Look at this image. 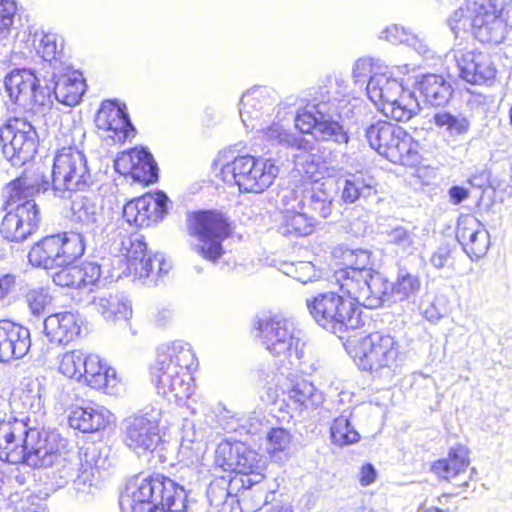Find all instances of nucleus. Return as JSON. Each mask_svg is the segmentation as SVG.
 <instances>
[{"mask_svg":"<svg viewBox=\"0 0 512 512\" xmlns=\"http://www.w3.org/2000/svg\"><path fill=\"white\" fill-rule=\"evenodd\" d=\"M20 463L32 468H52L59 485L72 483L79 493H92L96 488L100 469L108 459V448L91 443L78 453L66 451L64 440L56 432L32 428L26 436Z\"/></svg>","mask_w":512,"mask_h":512,"instance_id":"f257e3e1","label":"nucleus"},{"mask_svg":"<svg viewBox=\"0 0 512 512\" xmlns=\"http://www.w3.org/2000/svg\"><path fill=\"white\" fill-rule=\"evenodd\" d=\"M48 187V180L36 183L27 176L9 183L6 188L8 210L0 229L5 239L22 242L37 230L40 213L32 197L35 193L48 191Z\"/></svg>","mask_w":512,"mask_h":512,"instance_id":"f03ea898","label":"nucleus"},{"mask_svg":"<svg viewBox=\"0 0 512 512\" xmlns=\"http://www.w3.org/2000/svg\"><path fill=\"white\" fill-rule=\"evenodd\" d=\"M122 512H185L186 492L165 477L135 480L121 494Z\"/></svg>","mask_w":512,"mask_h":512,"instance_id":"7ed1b4c3","label":"nucleus"},{"mask_svg":"<svg viewBox=\"0 0 512 512\" xmlns=\"http://www.w3.org/2000/svg\"><path fill=\"white\" fill-rule=\"evenodd\" d=\"M448 23L456 37L469 28L482 43L499 44L509 34L502 0H466Z\"/></svg>","mask_w":512,"mask_h":512,"instance_id":"20e7f679","label":"nucleus"},{"mask_svg":"<svg viewBox=\"0 0 512 512\" xmlns=\"http://www.w3.org/2000/svg\"><path fill=\"white\" fill-rule=\"evenodd\" d=\"M343 258L346 267L334 274L339 289L366 308L382 306L385 292L381 288L384 283L370 268V252L364 249L347 250L343 253Z\"/></svg>","mask_w":512,"mask_h":512,"instance_id":"39448f33","label":"nucleus"},{"mask_svg":"<svg viewBox=\"0 0 512 512\" xmlns=\"http://www.w3.org/2000/svg\"><path fill=\"white\" fill-rule=\"evenodd\" d=\"M216 165L220 166L219 174L225 183L238 186L244 192H263L273 184L279 173L278 166L271 159H256L250 155L230 159L224 153L219 155Z\"/></svg>","mask_w":512,"mask_h":512,"instance_id":"423d86ee","label":"nucleus"},{"mask_svg":"<svg viewBox=\"0 0 512 512\" xmlns=\"http://www.w3.org/2000/svg\"><path fill=\"white\" fill-rule=\"evenodd\" d=\"M340 292L326 291L310 296L306 307L319 326L343 338L341 333L357 329L362 321L356 306L359 303L341 289Z\"/></svg>","mask_w":512,"mask_h":512,"instance_id":"0eeeda50","label":"nucleus"},{"mask_svg":"<svg viewBox=\"0 0 512 512\" xmlns=\"http://www.w3.org/2000/svg\"><path fill=\"white\" fill-rule=\"evenodd\" d=\"M366 92L386 117L396 121H408L419 111V103L414 94L385 73H374L367 82Z\"/></svg>","mask_w":512,"mask_h":512,"instance_id":"6e6552de","label":"nucleus"},{"mask_svg":"<svg viewBox=\"0 0 512 512\" xmlns=\"http://www.w3.org/2000/svg\"><path fill=\"white\" fill-rule=\"evenodd\" d=\"M92 177L84 153L75 147H64L57 151L50 189L55 197L71 198L78 191H85L92 184Z\"/></svg>","mask_w":512,"mask_h":512,"instance_id":"1a4fd4ad","label":"nucleus"},{"mask_svg":"<svg viewBox=\"0 0 512 512\" xmlns=\"http://www.w3.org/2000/svg\"><path fill=\"white\" fill-rule=\"evenodd\" d=\"M370 147L393 163L411 165L419 160V143L401 126L377 121L367 127Z\"/></svg>","mask_w":512,"mask_h":512,"instance_id":"9d476101","label":"nucleus"},{"mask_svg":"<svg viewBox=\"0 0 512 512\" xmlns=\"http://www.w3.org/2000/svg\"><path fill=\"white\" fill-rule=\"evenodd\" d=\"M402 360L400 344L389 334L374 332L360 341L358 365L376 377L391 378Z\"/></svg>","mask_w":512,"mask_h":512,"instance_id":"9b49d317","label":"nucleus"},{"mask_svg":"<svg viewBox=\"0 0 512 512\" xmlns=\"http://www.w3.org/2000/svg\"><path fill=\"white\" fill-rule=\"evenodd\" d=\"M257 329L263 345L272 355L289 359L295 357L300 361V367L304 373L310 374L318 369L316 363L309 364L306 359H303V352L300 349V331L290 319L273 317L259 322Z\"/></svg>","mask_w":512,"mask_h":512,"instance_id":"f8f14e48","label":"nucleus"},{"mask_svg":"<svg viewBox=\"0 0 512 512\" xmlns=\"http://www.w3.org/2000/svg\"><path fill=\"white\" fill-rule=\"evenodd\" d=\"M84 251L80 236L75 232H65L37 242L30 249L28 259L33 266L49 270L72 264Z\"/></svg>","mask_w":512,"mask_h":512,"instance_id":"ddd939ff","label":"nucleus"},{"mask_svg":"<svg viewBox=\"0 0 512 512\" xmlns=\"http://www.w3.org/2000/svg\"><path fill=\"white\" fill-rule=\"evenodd\" d=\"M339 90L336 91L337 96L331 97L330 91L328 96L317 103L316 112L321 115L320 123L316 126L314 137L321 141H333L337 144H347L349 136L338 121L334 120V116L340 119L349 118L353 113L355 104H351L349 96L345 93L346 84L342 79L336 80Z\"/></svg>","mask_w":512,"mask_h":512,"instance_id":"4468645a","label":"nucleus"},{"mask_svg":"<svg viewBox=\"0 0 512 512\" xmlns=\"http://www.w3.org/2000/svg\"><path fill=\"white\" fill-rule=\"evenodd\" d=\"M0 143L4 157L13 166H21L36 154L39 137L30 121L13 117L0 127Z\"/></svg>","mask_w":512,"mask_h":512,"instance_id":"2eb2a0df","label":"nucleus"},{"mask_svg":"<svg viewBox=\"0 0 512 512\" xmlns=\"http://www.w3.org/2000/svg\"><path fill=\"white\" fill-rule=\"evenodd\" d=\"M216 460L224 470L246 475L247 480L242 482L250 486L264 478V460L244 442H221L216 450Z\"/></svg>","mask_w":512,"mask_h":512,"instance_id":"dca6fc26","label":"nucleus"},{"mask_svg":"<svg viewBox=\"0 0 512 512\" xmlns=\"http://www.w3.org/2000/svg\"><path fill=\"white\" fill-rule=\"evenodd\" d=\"M197 242L194 250L204 259L215 262L223 253L222 241L228 236V224L220 213H197L190 224Z\"/></svg>","mask_w":512,"mask_h":512,"instance_id":"f3484780","label":"nucleus"},{"mask_svg":"<svg viewBox=\"0 0 512 512\" xmlns=\"http://www.w3.org/2000/svg\"><path fill=\"white\" fill-rule=\"evenodd\" d=\"M126 260L127 271L139 280H146L151 275H165L171 269L162 254H146V244L139 235H125L116 248Z\"/></svg>","mask_w":512,"mask_h":512,"instance_id":"a211bd4d","label":"nucleus"},{"mask_svg":"<svg viewBox=\"0 0 512 512\" xmlns=\"http://www.w3.org/2000/svg\"><path fill=\"white\" fill-rule=\"evenodd\" d=\"M71 210L83 247L101 241L108 225L99 197L94 194L79 195L72 201Z\"/></svg>","mask_w":512,"mask_h":512,"instance_id":"6ab92c4d","label":"nucleus"},{"mask_svg":"<svg viewBox=\"0 0 512 512\" xmlns=\"http://www.w3.org/2000/svg\"><path fill=\"white\" fill-rule=\"evenodd\" d=\"M5 88L11 101L25 110L50 107L52 104L51 89L40 86L30 69L13 70L5 78Z\"/></svg>","mask_w":512,"mask_h":512,"instance_id":"aec40b11","label":"nucleus"},{"mask_svg":"<svg viewBox=\"0 0 512 512\" xmlns=\"http://www.w3.org/2000/svg\"><path fill=\"white\" fill-rule=\"evenodd\" d=\"M260 133L271 145L280 144L298 149L300 154L294 156L296 168L310 181H319L321 174L316 156L311 153L313 149L311 141L285 129L280 123H273L269 127L263 128L260 130Z\"/></svg>","mask_w":512,"mask_h":512,"instance_id":"412c9836","label":"nucleus"},{"mask_svg":"<svg viewBox=\"0 0 512 512\" xmlns=\"http://www.w3.org/2000/svg\"><path fill=\"white\" fill-rule=\"evenodd\" d=\"M159 408H146L142 414L124 421L125 443L137 453L153 451L161 441Z\"/></svg>","mask_w":512,"mask_h":512,"instance_id":"4be33fe9","label":"nucleus"},{"mask_svg":"<svg viewBox=\"0 0 512 512\" xmlns=\"http://www.w3.org/2000/svg\"><path fill=\"white\" fill-rule=\"evenodd\" d=\"M95 124L100 136L113 143L124 142L130 134L134 133V127L125 107L111 100L101 104L96 114Z\"/></svg>","mask_w":512,"mask_h":512,"instance_id":"5701e85b","label":"nucleus"},{"mask_svg":"<svg viewBox=\"0 0 512 512\" xmlns=\"http://www.w3.org/2000/svg\"><path fill=\"white\" fill-rule=\"evenodd\" d=\"M168 197L163 192L146 194L129 201L123 208L126 222L136 227H149L161 221L167 213Z\"/></svg>","mask_w":512,"mask_h":512,"instance_id":"b1692460","label":"nucleus"},{"mask_svg":"<svg viewBox=\"0 0 512 512\" xmlns=\"http://www.w3.org/2000/svg\"><path fill=\"white\" fill-rule=\"evenodd\" d=\"M454 60L459 69V76L471 84H483L494 79L496 69L488 54L476 50H452Z\"/></svg>","mask_w":512,"mask_h":512,"instance_id":"393cba45","label":"nucleus"},{"mask_svg":"<svg viewBox=\"0 0 512 512\" xmlns=\"http://www.w3.org/2000/svg\"><path fill=\"white\" fill-rule=\"evenodd\" d=\"M117 172L130 175L131 178L142 184H149L157 180V164L151 153L144 148H134L122 153L114 162Z\"/></svg>","mask_w":512,"mask_h":512,"instance_id":"a878e982","label":"nucleus"},{"mask_svg":"<svg viewBox=\"0 0 512 512\" xmlns=\"http://www.w3.org/2000/svg\"><path fill=\"white\" fill-rule=\"evenodd\" d=\"M27 420L13 418L0 422V459L9 463L18 464L24 457L23 449L26 436L30 433Z\"/></svg>","mask_w":512,"mask_h":512,"instance_id":"bb28decb","label":"nucleus"},{"mask_svg":"<svg viewBox=\"0 0 512 512\" xmlns=\"http://www.w3.org/2000/svg\"><path fill=\"white\" fill-rule=\"evenodd\" d=\"M456 238L471 259L485 255L490 244L484 225L471 214L459 217Z\"/></svg>","mask_w":512,"mask_h":512,"instance_id":"cd10ccee","label":"nucleus"},{"mask_svg":"<svg viewBox=\"0 0 512 512\" xmlns=\"http://www.w3.org/2000/svg\"><path fill=\"white\" fill-rule=\"evenodd\" d=\"M153 382L159 394L175 400H185L193 393V378L191 371L175 369H152Z\"/></svg>","mask_w":512,"mask_h":512,"instance_id":"c85d7f7f","label":"nucleus"},{"mask_svg":"<svg viewBox=\"0 0 512 512\" xmlns=\"http://www.w3.org/2000/svg\"><path fill=\"white\" fill-rule=\"evenodd\" d=\"M31 346L27 328L10 320L0 321V362L23 358Z\"/></svg>","mask_w":512,"mask_h":512,"instance_id":"c756f323","label":"nucleus"},{"mask_svg":"<svg viewBox=\"0 0 512 512\" xmlns=\"http://www.w3.org/2000/svg\"><path fill=\"white\" fill-rule=\"evenodd\" d=\"M194 366L196 356L189 343L175 340L159 346L154 368L192 371Z\"/></svg>","mask_w":512,"mask_h":512,"instance_id":"7c9ffc66","label":"nucleus"},{"mask_svg":"<svg viewBox=\"0 0 512 512\" xmlns=\"http://www.w3.org/2000/svg\"><path fill=\"white\" fill-rule=\"evenodd\" d=\"M61 268L52 276L53 282L61 287L75 289L95 285L101 276L100 266L96 263L87 262L81 266L72 264L58 266Z\"/></svg>","mask_w":512,"mask_h":512,"instance_id":"2f4dec72","label":"nucleus"},{"mask_svg":"<svg viewBox=\"0 0 512 512\" xmlns=\"http://www.w3.org/2000/svg\"><path fill=\"white\" fill-rule=\"evenodd\" d=\"M58 70L59 72L64 71V73L57 76V73L53 72V77L57 80L53 92L51 91L52 98L54 97L59 103L66 106L78 104L86 88L82 74L71 70L68 65Z\"/></svg>","mask_w":512,"mask_h":512,"instance_id":"473e14b6","label":"nucleus"},{"mask_svg":"<svg viewBox=\"0 0 512 512\" xmlns=\"http://www.w3.org/2000/svg\"><path fill=\"white\" fill-rule=\"evenodd\" d=\"M69 425L83 433H92L105 429L113 422V414L104 406L89 405L71 410Z\"/></svg>","mask_w":512,"mask_h":512,"instance_id":"72a5a7b5","label":"nucleus"},{"mask_svg":"<svg viewBox=\"0 0 512 512\" xmlns=\"http://www.w3.org/2000/svg\"><path fill=\"white\" fill-rule=\"evenodd\" d=\"M32 42L36 54L44 61L49 62L55 70L67 66V57L64 52V39L53 32H35L29 35L28 42Z\"/></svg>","mask_w":512,"mask_h":512,"instance_id":"f704fd0d","label":"nucleus"},{"mask_svg":"<svg viewBox=\"0 0 512 512\" xmlns=\"http://www.w3.org/2000/svg\"><path fill=\"white\" fill-rule=\"evenodd\" d=\"M273 105L269 90L265 87H255L243 94L240 100L239 114L245 127L255 129L254 120L263 113H268Z\"/></svg>","mask_w":512,"mask_h":512,"instance_id":"c9c22d12","label":"nucleus"},{"mask_svg":"<svg viewBox=\"0 0 512 512\" xmlns=\"http://www.w3.org/2000/svg\"><path fill=\"white\" fill-rule=\"evenodd\" d=\"M425 234L414 225H396L386 231V243L401 257L412 255L424 243Z\"/></svg>","mask_w":512,"mask_h":512,"instance_id":"e433bc0d","label":"nucleus"},{"mask_svg":"<svg viewBox=\"0 0 512 512\" xmlns=\"http://www.w3.org/2000/svg\"><path fill=\"white\" fill-rule=\"evenodd\" d=\"M433 123L453 143L463 140L471 129L470 116L462 112L440 110L433 115Z\"/></svg>","mask_w":512,"mask_h":512,"instance_id":"4c0bfd02","label":"nucleus"},{"mask_svg":"<svg viewBox=\"0 0 512 512\" xmlns=\"http://www.w3.org/2000/svg\"><path fill=\"white\" fill-rule=\"evenodd\" d=\"M44 331L55 343H68L80 333L77 316L72 312L52 314L44 321Z\"/></svg>","mask_w":512,"mask_h":512,"instance_id":"58836bf2","label":"nucleus"},{"mask_svg":"<svg viewBox=\"0 0 512 512\" xmlns=\"http://www.w3.org/2000/svg\"><path fill=\"white\" fill-rule=\"evenodd\" d=\"M91 304L106 320H127L132 315L130 302L118 293L100 291L93 296Z\"/></svg>","mask_w":512,"mask_h":512,"instance_id":"ea45409f","label":"nucleus"},{"mask_svg":"<svg viewBox=\"0 0 512 512\" xmlns=\"http://www.w3.org/2000/svg\"><path fill=\"white\" fill-rule=\"evenodd\" d=\"M82 380L93 389H105L115 386L116 371L102 362L97 354H85Z\"/></svg>","mask_w":512,"mask_h":512,"instance_id":"a19ab883","label":"nucleus"},{"mask_svg":"<svg viewBox=\"0 0 512 512\" xmlns=\"http://www.w3.org/2000/svg\"><path fill=\"white\" fill-rule=\"evenodd\" d=\"M468 465V450L466 447L459 445L450 449L447 458L436 461L432 465V470L440 478L452 481L464 474Z\"/></svg>","mask_w":512,"mask_h":512,"instance_id":"79ce46f5","label":"nucleus"},{"mask_svg":"<svg viewBox=\"0 0 512 512\" xmlns=\"http://www.w3.org/2000/svg\"><path fill=\"white\" fill-rule=\"evenodd\" d=\"M419 91L431 106L446 105L452 97L453 89L441 75L427 74L419 82Z\"/></svg>","mask_w":512,"mask_h":512,"instance_id":"37998d69","label":"nucleus"},{"mask_svg":"<svg viewBox=\"0 0 512 512\" xmlns=\"http://www.w3.org/2000/svg\"><path fill=\"white\" fill-rule=\"evenodd\" d=\"M288 399L300 410L317 409L323 404V393L311 382L301 379L287 388Z\"/></svg>","mask_w":512,"mask_h":512,"instance_id":"c03bdc74","label":"nucleus"},{"mask_svg":"<svg viewBox=\"0 0 512 512\" xmlns=\"http://www.w3.org/2000/svg\"><path fill=\"white\" fill-rule=\"evenodd\" d=\"M315 225L314 217L308 215L304 210L282 212L279 232L289 237L307 236L313 232Z\"/></svg>","mask_w":512,"mask_h":512,"instance_id":"a18cd8bd","label":"nucleus"},{"mask_svg":"<svg viewBox=\"0 0 512 512\" xmlns=\"http://www.w3.org/2000/svg\"><path fill=\"white\" fill-rule=\"evenodd\" d=\"M375 180L363 174H350L345 179L341 197L346 203H354L360 198H369L376 193Z\"/></svg>","mask_w":512,"mask_h":512,"instance_id":"49530a36","label":"nucleus"},{"mask_svg":"<svg viewBox=\"0 0 512 512\" xmlns=\"http://www.w3.org/2000/svg\"><path fill=\"white\" fill-rule=\"evenodd\" d=\"M421 289L419 275L406 269H400L396 280L392 284L391 292L396 301L412 302Z\"/></svg>","mask_w":512,"mask_h":512,"instance_id":"de8ad7c7","label":"nucleus"},{"mask_svg":"<svg viewBox=\"0 0 512 512\" xmlns=\"http://www.w3.org/2000/svg\"><path fill=\"white\" fill-rule=\"evenodd\" d=\"M330 432L332 442L339 446L356 443L360 438L359 433L351 426L349 419L344 415L333 421Z\"/></svg>","mask_w":512,"mask_h":512,"instance_id":"09e8293b","label":"nucleus"},{"mask_svg":"<svg viewBox=\"0 0 512 512\" xmlns=\"http://www.w3.org/2000/svg\"><path fill=\"white\" fill-rule=\"evenodd\" d=\"M85 353L82 350H72L59 356V372L69 378L81 381Z\"/></svg>","mask_w":512,"mask_h":512,"instance_id":"8fccbe9b","label":"nucleus"},{"mask_svg":"<svg viewBox=\"0 0 512 512\" xmlns=\"http://www.w3.org/2000/svg\"><path fill=\"white\" fill-rule=\"evenodd\" d=\"M332 201L333 197L331 193L327 191L325 183H321L309 196L308 208L311 212L315 213L321 218H328L332 213Z\"/></svg>","mask_w":512,"mask_h":512,"instance_id":"3c124183","label":"nucleus"},{"mask_svg":"<svg viewBox=\"0 0 512 512\" xmlns=\"http://www.w3.org/2000/svg\"><path fill=\"white\" fill-rule=\"evenodd\" d=\"M26 303L35 316H39L45 312L47 306L52 302V296L48 289L43 287L31 288L25 295Z\"/></svg>","mask_w":512,"mask_h":512,"instance_id":"603ef678","label":"nucleus"},{"mask_svg":"<svg viewBox=\"0 0 512 512\" xmlns=\"http://www.w3.org/2000/svg\"><path fill=\"white\" fill-rule=\"evenodd\" d=\"M316 104L307 105L305 108L300 110L295 118V127L300 130L301 133H312L316 132V126L322 119L321 115L316 112Z\"/></svg>","mask_w":512,"mask_h":512,"instance_id":"864d4df0","label":"nucleus"},{"mask_svg":"<svg viewBox=\"0 0 512 512\" xmlns=\"http://www.w3.org/2000/svg\"><path fill=\"white\" fill-rule=\"evenodd\" d=\"M283 272L303 284L311 282L318 277L315 267L311 262L286 263L283 265Z\"/></svg>","mask_w":512,"mask_h":512,"instance_id":"5fc2aeb1","label":"nucleus"},{"mask_svg":"<svg viewBox=\"0 0 512 512\" xmlns=\"http://www.w3.org/2000/svg\"><path fill=\"white\" fill-rule=\"evenodd\" d=\"M16 11L17 5L14 0H0V41L10 36Z\"/></svg>","mask_w":512,"mask_h":512,"instance_id":"6e6d98bb","label":"nucleus"},{"mask_svg":"<svg viewBox=\"0 0 512 512\" xmlns=\"http://www.w3.org/2000/svg\"><path fill=\"white\" fill-rule=\"evenodd\" d=\"M202 453L203 444L201 442L183 439L178 450V458L186 466H194L200 463Z\"/></svg>","mask_w":512,"mask_h":512,"instance_id":"4d7b16f0","label":"nucleus"},{"mask_svg":"<svg viewBox=\"0 0 512 512\" xmlns=\"http://www.w3.org/2000/svg\"><path fill=\"white\" fill-rule=\"evenodd\" d=\"M22 409L29 412H37L42 407L40 384L37 381L29 380L26 389L20 395Z\"/></svg>","mask_w":512,"mask_h":512,"instance_id":"13d9d810","label":"nucleus"},{"mask_svg":"<svg viewBox=\"0 0 512 512\" xmlns=\"http://www.w3.org/2000/svg\"><path fill=\"white\" fill-rule=\"evenodd\" d=\"M290 441L291 436L286 429L272 428L267 434V451L271 455L283 452L289 447Z\"/></svg>","mask_w":512,"mask_h":512,"instance_id":"bf43d9fd","label":"nucleus"},{"mask_svg":"<svg viewBox=\"0 0 512 512\" xmlns=\"http://www.w3.org/2000/svg\"><path fill=\"white\" fill-rule=\"evenodd\" d=\"M412 32L398 24H391L387 26L380 34V38L392 44L406 43L408 44Z\"/></svg>","mask_w":512,"mask_h":512,"instance_id":"052dcab7","label":"nucleus"},{"mask_svg":"<svg viewBox=\"0 0 512 512\" xmlns=\"http://www.w3.org/2000/svg\"><path fill=\"white\" fill-rule=\"evenodd\" d=\"M374 73L377 72L375 71V65L371 58H360L353 65L352 77L355 83L364 84L366 78H370Z\"/></svg>","mask_w":512,"mask_h":512,"instance_id":"680f3d73","label":"nucleus"},{"mask_svg":"<svg viewBox=\"0 0 512 512\" xmlns=\"http://www.w3.org/2000/svg\"><path fill=\"white\" fill-rule=\"evenodd\" d=\"M281 203L283 212H295L305 208L302 193L295 189H285L282 192Z\"/></svg>","mask_w":512,"mask_h":512,"instance_id":"e2e57ef3","label":"nucleus"},{"mask_svg":"<svg viewBox=\"0 0 512 512\" xmlns=\"http://www.w3.org/2000/svg\"><path fill=\"white\" fill-rule=\"evenodd\" d=\"M447 314V307L442 297L435 299L423 310L424 317L431 323H437Z\"/></svg>","mask_w":512,"mask_h":512,"instance_id":"0e129e2a","label":"nucleus"},{"mask_svg":"<svg viewBox=\"0 0 512 512\" xmlns=\"http://www.w3.org/2000/svg\"><path fill=\"white\" fill-rule=\"evenodd\" d=\"M407 45L412 47L425 60L434 58V51L428 42L417 34H412Z\"/></svg>","mask_w":512,"mask_h":512,"instance_id":"69168bd1","label":"nucleus"},{"mask_svg":"<svg viewBox=\"0 0 512 512\" xmlns=\"http://www.w3.org/2000/svg\"><path fill=\"white\" fill-rule=\"evenodd\" d=\"M238 426L243 428L247 433L255 434L260 430L262 425L261 416L253 412L249 416L237 417Z\"/></svg>","mask_w":512,"mask_h":512,"instance_id":"338daca9","label":"nucleus"},{"mask_svg":"<svg viewBox=\"0 0 512 512\" xmlns=\"http://www.w3.org/2000/svg\"><path fill=\"white\" fill-rule=\"evenodd\" d=\"M451 255V250L448 245H441L433 252L430 262L437 268L442 269L446 266Z\"/></svg>","mask_w":512,"mask_h":512,"instance_id":"774afa93","label":"nucleus"}]
</instances>
